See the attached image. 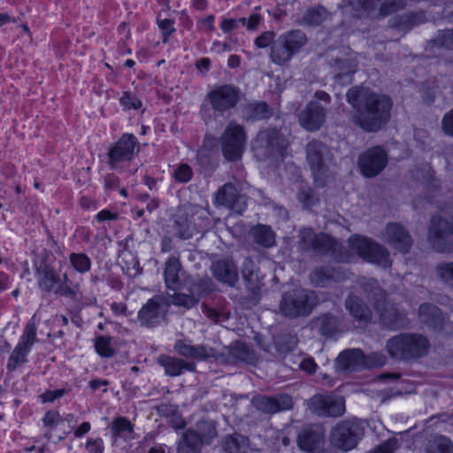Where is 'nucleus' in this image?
Segmentation results:
<instances>
[{
    "label": "nucleus",
    "instance_id": "obj_1",
    "mask_svg": "<svg viewBox=\"0 0 453 453\" xmlns=\"http://www.w3.org/2000/svg\"><path fill=\"white\" fill-rule=\"evenodd\" d=\"M346 97L355 111L350 121L364 131L376 132L388 121L393 103L388 96L354 87L349 89Z\"/></svg>",
    "mask_w": 453,
    "mask_h": 453
},
{
    "label": "nucleus",
    "instance_id": "obj_2",
    "mask_svg": "<svg viewBox=\"0 0 453 453\" xmlns=\"http://www.w3.org/2000/svg\"><path fill=\"white\" fill-rule=\"evenodd\" d=\"M39 288L46 292H52L56 295L70 298L78 302L81 297L79 283L70 281L66 273L63 276L44 261L36 266Z\"/></svg>",
    "mask_w": 453,
    "mask_h": 453
},
{
    "label": "nucleus",
    "instance_id": "obj_3",
    "mask_svg": "<svg viewBox=\"0 0 453 453\" xmlns=\"http://www.w3.org/2000/svg\"><path fill=\"white\" fill-rule=\"evenodd\" d=\"M428 340L419 334L402 333L390 338L386 343L388 355L397 360H411L428 353Z\"/></svg>",
    "mask_w": 453,
    "mask_h": 453
},
{
    "label": "nucleus",
    "instance_id": "obj_4",
    "mask_svg": "<svg viewBox=\"0 0 453 453\" xmlns=\"http://www.w3.org/2000/svg\"><path fill=\"white\" fill-rule=\"evenodd\" d=\"M304 150L315 182L319 186H324L330 166L334 163L331 149L325 142L313 139L305 145Z\"/></svg>",
    "mask_w": 453,
    "mask_h": 453
},
{
    "label": "nucleus",
    "instance_id": "obj_5",
    "mask_svg": "<svg viewBox=\"0 0 453 453\" xmlns=\"http://www.w3.org/2000/svg\"><path fill=\"white\" fill-rule=\"evenodd\" d=\"M372 286L371 298L374 301V308L383 326L393 330L407 327L410 321L406 314L394 303L386 301L385 292L375 282H372Z\"/></svg>",
    "mask_w": 453,
    "mask_h": 453
},
{
    "label": "nucleus",
    "instance_id": "obj_6",
    "mask_svg": "<svg viewBox=\"0 0 453 453\" xmlns=\"http://www.w3.org/2000/svg\"><path fill=\"white\" fill-rule=\"evenodd\" d=\"M300 240L303 249L312 250L317 255H330L338 262L346 261V255L342 251V246L335 240L325 234H316L311 228L300 231Z\"/></svg>",
    "mask_w": 453,
    "mask_h": 453
},
{
    "label": "nucleus",
    "instance_id": "obj_7",
    "mask_svg": "<svg viewBox=\"0 0 453 453\" xmlns=\"http://www.w3.org/2000/svg\"><path fill=\"white\" fill-rule=\"evenodd\" d=\"M428 242L439 252L453 251V219L441 214L432 218L428 229Z\"/></svg>",
    "mask_w": 453,
    "mask_h": 453
},
{
    "label": "nucleus",
    "instance_id": "obj_8",
    "mask_svg": "<svg viewBox=\"0 0 453 453\" xmlns=\"http://www.w3.org/2000/svg\"><path fill=\"white\" fill-rule=\"evenodd\" d=\"M364 434L360 423L355 420H343L337 423L330 432L331 444L342 450L354 449Z\"/></svg>",
    "mask_w": 453,
    "mask_h": 453
},
{
    "label": "nucleus",
    "instance_id": "obj_9",
    "mask_svg": "<svg viewBox=\"0 0 453 453\" xmlns=\"http://www.w3.org/2000/svg\"><path fill=\"white\" fill-rule=\"evenodd\" d=\"M349 242L351 249L366 261L385 268L391 265L389 252L384 246L361 236L351 237Z\"/></svg>",
    "mask_w": 453,
    "mask_h": 453
},
{
    "label": "nucleus",
    "instance_id": "obj_10",
    "mask_svg": "<svg viewBox=\"0 0 453 453\" xmlns=\"http://www.w3.org/2000/svg\"><path fill=\"white\" fill-rule=\"evenodd\" d=\"M220 140L223 155L227 160L236 161L242 157L246 142L242 126L234 120L229 121Z\"/></svg>",
    "mask_w": 453,
    "mask_h": 453
},
{
    "label": "nucleus",
    "instance_id": "obj_11",
    "mask_svg": "<svg viewBox=\"0 0 453 453\" xmlns=\"http://www.w3.org/2000/svg\"><path fill=\"white\" fill-rule=\"evenodd\" d=\"M240 89L233 85L216 86L206 95L213 111L220 116L234 109L240 100Z\"/></svg>",
    "mask_w": 453,
    "mask_h": 453
},
{
    "label": "nucleus",
    "instance_id": "obj_12",
    "mask_svg": "<svg viewBox=\"0 0 453 453\" xmlns=\"http://www.w3.org/2000/svg\"><path fill=\"white\" fill-rule=\"evenodd\" d=\"M38 342L36 336V321L35 316H33L31 319L26 325L24 332L21 335L20 342L14 348L12 352L8 364L7 369L9 371L15 370L19 365H22L27 361V355L30 351L32 346Z\"/></svg>",
    "mask_w": 453,
    "mask_h": 453
},
{
    "label": "nucleus",
    "instance_id": "obj_13",
    "mask_svg": "<svg viewBox=\"0 0 453 453\" xmlns=\"http://www.w3.org/2000/svg\"><path fill=\"white\" fill-rule=\"evenodd\" d=\"M257 156L265 158L283 154L282 136L279 130L270 128L260 131L253 143Z\"/></svg>",
    "mask_w": 453,
    "mask_h": 453
},
{
    "label": "nucleus",
    "instance_id": "obj_14",
    "mask_svg": "<svg viewBox=\"0 0 453 453\" xmlns=\"http://www.w3.org/2000/svg\"><path fill=\"white\" fill-rule=\"evenodd\" d=\"M308 407L319 417H340L345 411V401L342 396L319 394L309 400Z\"/></svg>",
    "mask_w": 453,
    "mask_h": 453
},
{
    "label": "nucleus",
    "instance_id": "obj_15",
    "mask_svg": "<svg viewBox=\"0 0 453 453\" xmlns=\"http://www.w3.org/2000/svg\"><path fill=\"white\" fill-rule=\"evenodd\" d=\"M388 164L387 152L380 146L372 147L359 156L358 166L363 175L372 178L380 174Z\"/></svg>",
    "mask_w": 453,
    "mask_h": 453
},
{
    "label": "nucleus",
    "instance_id": "obj_16",
    "mask_svg": "<svg viewBox=\"0 0 453 453\" xmlns=\"http://www.w3.org/2000/svg\"><path fill=\"white\" fill-rule=\"evenodd\" d=\"M168 304L161 296H154L138 311V320L142 326L153 327L165 317Z\"/></svg>",
    "mask_w": 453,
    "mask_h": 453
},
{
    "label": "nucleus",
    "instance_id": "obj_17",
    "mask_svg": "<svg viewBox=\"0 0 453 453\" xmlns=\"http://www.w3.org/2000/svg\"><path fill=\"white\" fill-rule=\"evenodd\" d=\"M315 305L316 297L313 292L297 289L292 296L285 299V317L308 316Z\"/></svg>",
    "mask_w": 453,
    "mask_h": 453
},
{
    "label": "nucleus",
    "instance_id": "obj_18",
    "mask_svg": "<svg viewBox=\"0 0 453 453\" xmlns=\"http://www.w3.org/2000/svg\"><path fill=\"white\" fill-rule=\"evenodd\" d=\"M382 240L392 249L403 254L410 251L413 239L409 231L401 224L392 222L388 223L383 233Z\"/></svg>",
    "mask_w": 453,
    "mask_h": 453
},
{
    "label": "nucleus",
    "instance_id": "obj_19",
    "mask_svg": "<svg viewBox=\"0 0 453 453\" xmlns=\"http://www.w3.org/2000/svg\"><path fill=\"white\" fill-rule=\"evenodd\" d=\"M137 143V139L134 135L130 134H123L108 152V163L111 167L117 168L120 163L130 161L134 157Z\"/></svg>",
    "mask_w": 453,
    "mask_h": 453
},
{
    "label": "nucleus",
    "instance_id": "obj_20",
    "mask_svg": "<svg viewBox=\"0 0 453 453\" xmlns=\"http://www.w3.org/2000/svg\"><path fill=\"white\" fill-rule=\"evenodd\" d=\"M296 441L302 450L314 452L324 445L325 430L319 425H308L298 433Z\"/></svg>",
    "mask_w": 453,
    "mask_h": 453
},
{
    "label": "nucleus",
    "instance_id": "obj_21",
    "mask_svg": "<svg viewBox=\"0 0 453 453\" xmlns=\"http://www.w3.org/2000/svg\"><path fill=\"white\" fill-rule=\"evenodd\" d=\"M211 282L210 280H201L192 285L189 294L178 292L171 296V302L173 305L183 307L187 310L196 305L203 294L211 291Z\"/></svg>",
    "mask_w": 453,
    "mask_h": 453
},
{
    "label": "nucleus",
    "instance_id": "obj_22",
    "mask_svg": "<svg viewBox=\"0 0 453 453\" xmlns=\"http://www.w3.org/2000/svg\"><path fill=\"white\" fill-rule=\"evenodd\" d=\"M216 202L241 214L246 209L245 197L239 194L235 186L226 183L216 194Z\"/></svg>",
    "mask_w": 453,
    "mask_h": 453
},
{
    "label": "nucleus",
    "instance_id": "obj_23",
    "mask_svg": "<svg viewBox=\"0 0 453 453\" xmlns=\"http://www.w3.org/2000/svg\"><path fill=\"white\" fill-rule=\"evenodd\" d=\"M326 116V111L319 103L310 102L300 113L299 121L306 130L316 131L324 124Z\"/></svg>",
    "mask_w": 453,
    "mask_h": 453
},
{
    "label": "nucleus",
    "instance_id": "obj_24",
    "mask_svg": "<svg viewBox=\"0 0 453 453\" xmlns=\"http://www.w3.org/2000/svg\"><path fill=\"white\" fill-rule=\"evenodd\" d=\"M346 277L342 267L325 266L314 269L310 274V280L314 287L324 288L331 282L342 281Z\"/></svg>",
    "mask_w": 453,
    "mask_h": 453
},
{
    "label": "nucleus",
    "instance_id": "obj_25",
    "mask_svg": "<svg viewBox=\"0 0 453 453\" xmlns=\"http://www.w3.org/2000/svg\"><path fill=\"white\" fill-rule=\"evenodd\" d=\"M211 269L219 281L234 286L238 280L237 267L232 260H217L212 263Z\"/></svg>",
    "mask_w": 453,
    "mask_h": 453
},
{
    "label": "nucleus",
    "instance_id": "obj_26",
    "mask_svg": "<svg viewBox=\"0 0 453 453\" xmlns=\"http://www.w3.org/2000/svg\"><path fill=\"white\" fill-rule=\"evenodd\" d=\"M365 361V354L361 349H347L336 358V368L342 372L354 370L357 367H364Z\"/></svg>",
    "mask_w": 453,
    "mask_h": 453
},
{
    "label": "nucleus",
    "instance_id": "obj_27",
    "mask_svg": "<svg viewBox=\"0 0 453 453\" xmlns=\"http://www.w3.org/2000/svg\"><path fill=\"white\" fill-rule=\"evenodd\" d=\"M181 264L177 257H171L165 264L164 278L167 288L177 290L180 288Z\"/></svg>",
    "mask_w": 453,
    "mask_h": 453
},
{
    "label": "nucleus",
    "instance_id": "obj_28",
    "mask_svg": "<svg viewBox=\"0 0 453 453\" xmlns=\"http://www.w3.org/2000/svg\"><path fill=\"white\" fill-rule=\"evenodd\" d=\"M158 363L165 368V373L169 376H178L181 374L184 370H195L194 363L173 357L161 356L158 358Z\"/></svg>",
    "mask_w": 453,
    "mask_h": 453
},
{
    "label": "nucleus",
    "instance_id": "obj_29",
    "mask_svg": "<svg viewBox=\"0 0 453 453\" xmlns=\"http://www.w3.org/2000/svg\"><path fill=\"white\" fill-rule=\"evenodd\" d=\"M345 307L358 322L367 324L372 319L370 309L357 296H349L346 299Z\"/></svg>",
    "mask_w": 453,
    "mask_h": 453
},
{
    "label": "nucleus",
    "instance_id": "obj_30",
    "mask_svg": "<svg viewBox=\"0 0 453 453\" xmlns=\"http://www.w3.org/2000/svg\"><path fill=\"white\" fill-rule=\"evenodd\" d=\"M201 444L200 434L189 428L182 433L178 443L177 453H199Z\"/></svg>",
    "mask_w": 453,
    "mask_h": 453
},
{
    "label": "nucleus",
    "instance_id": "obj_31",
    "mask_svg": "<svg viewBox=\"0 0 453 453\" xmlns=\"http://www.w3.org/2000/svg\"><path fill=\"white\" fill-rule=\"evenodd\" d=\"M271 115V109L264 102L250 103L243 107V117L248 121L268 119Z\"/></svg>",
    "mask_w": 453,
    "mask_h": 453
},
{
    "label": "nucleus",
    "instance_id": "obj_32",
    "mask_svg": "<svg viewBox=\"0 0 453 453\" xmlns=\"http://www.w3.org/2000/svg\"><path fill=\"white\" fill-rule=\"evenodd\" d=\"M222 449L225 453H248V438L240 434L227 435L222 441Z\"/></svg>",
    "mask_w": 453,
    "mask_h": 453
},
{
    "label": "nucleus",
    "instance_id": "obj_33",
    "mask_svg": "<svg viewBox=\"0 0 453 453\" xmlns=\"http://www.w3.org/2000/svg\"><path fill=\"white\" fill-rule=\"evenodd\" d=\"M418 318L421 322L433 327L440 326L443 320L440 310L431 303H423L419 306Z\"/></svg>",
    "mask_w": 453,
    "mask_h": 453
},
{
    "label": "nucleus",
    "instance_id": "obj_34",
    "mask_svg": "<svg viewBox=\"0 0 453 453\" xmlns=\"http://www.w3.org/2000/svg\"><path fill=\"white\" fill-rule=\"evenodd\" d=\"M253 241L265 248H269L275 243V234L272 228L265 225H257L250 230Z\"/></svg>",
    "mask_w": 453,
    "mask_h": 453
},
{
    "label": "nucleus",
    "instance_id": "obj_35",
    "mask_svg": "<svg viewBox=\"0 0 453 453\" xmlns=\"http://www.w3.org/2000/svg\"><path fill=\"white\" fill-rule=\"evenodd\" d=\"M174 349L179 355L186 357L206 358L209 357V353L205 347L202 345L193 346L183 340H179L175 342Z\"/></svg>",
    "mask_w": 453,
    "mask_h": 453
},
{
    "label": "nucleus",
    "instance_id": "obj_36",
    "mask_svg": "<svg viewBox=\"0 0 453 453\" xmlns=\"http://www.w3.org/2000/svg\"><path fill=\"white\" fill-rule=\"evenodd\" d=\"M426 453H453V445L447 437L435 435L428 439Z\"/></svg>",
    "mask_w": 453,
    "mask_h": 453
},
{
    "label": "nucleus",
    "instance_id": "obj_37",
    "mask_svg": "<svg viewBox=\"0 0 453 453\" xmlns=\"http://www.w3.org/2000/svg\"><path fill=\"white\" fill-rule=\"evenodd\" d=\"M253 406L265 413H275L280 411V403L275 397L257 395L252 398Z\"/></svg>",
    "mask_w": 453,
    "mask_h": 453
},
{
    "label": "nucleus",
    "instance_id": "obj_38",
    "mask_svg": "<svg viewBox=\"0 0 453 453\" xmlns=\"http://www.w3.org/2000/svg\"><path fill=\"white\" fill-rule=\"evenodd\" d=\"M313 326L324 336L333 335L338 326V322L335 317L332 315H323L313 321Z\"/></svg>",
    "mask_w": 453,
    "mask_h": 453
},
{
    "label": "nucleus",
    "instance_id": "obj_39",
    "mask_svg": "<svg viewBox=\"0 0 453 453\" xmlns=\"http://www.w3.org/2000/svg\"><path fill=\"white\" fill-rule=\"evenodd\" d=\"M229 353L234 358L245 363H253L256 360L254 351L248 345L240 342L230 346Z\"/></svg>",
    "mask_w": 453,
    "mask_h": 453
},
{
    "label": "nucleus",
    "instance_id": "obj_40",
    "mask_svg": "<svg viewBox=\"0 0 453 453\" xmlns=\"http://www.w3.org/2000/svg\"><path fill=\"white\" fill-rule=\"evenodd\" d=\"M329 17V12L323 6L307 10L303 16V22L309 26H319Z\"/></svg>",
    "mask_w": 453,
    "mask_h": 453
},
{
    "label": "nucleus",
    "instance_id": "obj_41",
    "mask_svg": "<svg viewBox=\"0 0 453 453\" xmlns=\"http://www.w3.org/2000/svg\"><path fill=\"white\" fill-rule=\"evenodd\" d=\"M305 42L306 36L302 31H290L285 36V50L289 51V56H291L295 51L303 47Z\"/></svg>",
    "mask_w": 453,
    "mask_h": 453
},
{
    "label": "nucleus",
    "instance_id": "obj_42",
    "mask_svg": "<svg viewBox=\"0 0 453 453\" xmlns=\"http://www.w3.org/2000/svg\"><path fill=\"white\" fill-rule=\"evenodd\" d=\"M69 260L73 268L80 273H86L91 268V260L85 253L73 252Z\"/></svg>",
    "mask_w": 453,
    "mask_h": 453
},
{
    "label": "nucleus",
    "instance_id": "obj_43",
    "mask_svg": "<svg viewBox=\"0 0 453 453\" xmlns=\"http://www.w3.org/2000/svg\"><path fill=\"white\" fill-rule=\"evenodd\" d=\"M112 337L101 335L96 339L95 348L96 352L103 357H111L114 355L112 348Z\"/></svg>",
    "mask_w": 453,
    "mask_h": 453
},
{
    "label": "nucleus",
    "instance_id": "obj_44",
    "mask_svg": "<svg viewBox=\"0 0 453 453\" xmlns=\"http://www.w3.org/2000/svg\"><path fill=\"white\" fill-rule=\"evenodd\" d=\"M432 46L453 49V29L440 31L436 38L430 42Z\"/></svg>",
    "mask_w": 453,
    "mask_h": 453
},
{
    "label": "nucleus",
    "instance_id": "obj_45",
    "mask_svg": "<svg viewBox=\"0 0 453 453\" xmlns=\"http://www.w3.org/2000/svg\"><path fill=\"white\" fill-rule=\"evenodd\" d=\"M172 176L179 183H187L191 180L193 171L188 164H180L173 169Z\"/></svg>",
    "mask_w": 453,
    "mask_h": 453
},
{
    "label": "nucleus",
    "instance_id": "obj_46",
    "mask_svg": "<svg viewBox=\"0 0 453 453\" xmlns=\"http://www.w3.org/2000/svg\"><path fill=\"white\" fill-rule=\"evenodd\" d=\"M436 272L440 279L453 288V262L439 264Z\"/></svg>",
    "mask_w": 453,
    "mask_h": 453
},
{
    "label": "nucleus",
    "instance_id": "obj_47",
    "mask_svg": "<svg viewBox=\"0 0 453 453\" xmlns=\"http://www.w3.org/2000/svg\"><path fill=\"white\" fill-rule=\"evenodd\" d=\"M298 199L304 208H311L319 202V197L312 188H302L298 192Z\"/></svg>",
    "mask_w": 453,
    "mask_h": 453
},
{
    "label": "nucleus",
    "instance_id": "obj_48",
    "mask_svg": "<svg viewBox=\"0 0 453 453\" xmlns=\"http://www.w3.org/2000/svg\"><path fill=\"white\" fill-rule=\"evenodd\" d=\"M254 263L250 258H247L243 265V278L250 284L249 287L251 290L257 288V275L253 272Z\"/></svg>",
    "mask_w": 453,
    "mask_h": 453
},
{
    "label": "nucleus",
    "instance_id": "obj_49",
    "mask_svg": "<svg viewBox=\"0 0 453 453\" xmlns=\"http://www.w3.org/2000/svg\"><path fill=\"white\" fill-rule=\"evenodd\" d=\"M403 0H386L382 3L380 8V14L382 17L388 16L395 12H398L404 7Z\"/></svg>",
    "mask_w": 453,
    "mask_h": 453
},
{
    "label": "nucleus",
    "instance_id": "obj_50",
    "mask_svg": "<svg viewBox=\"0 0 453 453\" xmlns=\"http://www.w3.org/2000/svg\"><path fill=\"white\" fill-rule=\"evenodd\" d=\"M271 60L279 65H283V37L278 36L276 42L270 47Z\"/></svg>",
    "mask_w": 453,
    "mask_h": 453
},
{
    "label": "nucleus",
    "instance_id": "obj_51",
    "mask_svg": "<svg viewBox=\"0 0 453 453\" xmlns=\"http://www.w3.org/2000/svg\"><path fill=\"white\" fill-rule=\"evenodd\" d=\"M174 228L178 237L188 240L192 237V233L187 219L179 217L174 221Z\"/></svg>",
    "mask_w": 453,
    "mask_h": 453
},
{
    "label": "nucleus",
    "instance_id": "obj_52",
    "mask_svg": "<svg viewBox=\"0 0 453 453\" xmlns=\"http://www.w3.org/2000/svg\"><path fill=\"white\" fill-rule=\"evenodd\" d=\"M111 430L115 435H119L125 432H132L133 425L125 417H117L111 424Z\"/></svg>",
    "mask_w": 453,
    "mask_h": 453
},
{
    "label": "nucleus",
    "instance_id": "obj_53",
    "mask_svg": "<svg viewBox=\"0 0 453 453\" xmlns=\"http://www.w3.org/2000/svg\"><path fill=\"white\" fill-rule=\"evenodd\" d=\"M197 427L201 432H204L203 434H200L202 442L210 443V441L217 435L214 425L210 422H200L197 424Z\"/></svg>",
    "mask_w": 453,
    "mask_h": 453
},
{
    "label": "nucleus",
    "instance_id": "obj_54",
    "mask_svg": "<svg viewBox=\"0 0 453 453\" xmlns=\"http://www.w3.org/2000/svg\"><path fill=\"white\" fill-rule=\"evenodd\" d=\"M276 34L273 31H266L262 33L255 39V45L257 48H266L272 46L276 42Z\"/></svg>",
    "mask_w": 453,
    "mask_h": 453
},
{
    "label": "nucleus",
    "instance_id": "obj_55",
    "mask_svg": "<svg viewBox=\"0 0 453 453\" xmlns=\"http://www.w3.org/2000/svg\"><path fill=\"white\" fill-rule=\"evenodd\" d=\"M119 102L126 109L137 110L142 107V102L131 92H125Z\"/></svg>",
    "mask_w": 453,
    "mask_h": 453
},
{
    "label": "nucleus",
    "instance_id": "obj_56",
    "mask_svg": "<svg viewBox=\"0 0 453 453\" xmlns=\"http://www.w3.org/2000/svg\"><path fill=\"white\" fill-rule=\"evenodd\" d=\"M364 367H378L382 366L386 363V357L381 353H372L365 356Z\"/></svg>",
    "mask_w": 453,
    "mask_h": 453
},
{
    "label": "nucleus",
    "instance_id": "obj_57",
    "mask_svg": "<svg viewBox=\"0 0 453 453\" xmlns=\"http://www.w3.org/2000/svg\"><path fill=\"white\" fill-rule=\"evenodd\" d=\"M261 20L262 17L260 14L257 13L251 14L249 18L239 19L240 23H242L243 26H246L249 31L257 30Z\"/></svg>",
    "mask_w": 453,
    "mask_h": 453
},
{
    "label": "nucleus",
    "instance_id": "obj_58",
    "mask_svg": "<svg viewBox=\"0 0 453 453\" xmlns=\"http://www.w3.org/2000/svg\"><path fill=\"white\" fill-rule=\"evenodd\" d=\"M349 4L356 11L369 12L375 5V0H349Z\"/></svg>",
    "mask_w": 453,
    "mask_h": 453
},
{
    "label": "nucleus",
    "instance_id": "obj_59",
    "mask_svg": "<svg viewBox=\"0 0 453 453\" xmlns=\"http://www.w3.org/2000/svg\"><path fill=\"white\" fill-rule=\"evenodd\" d=\"M441 129L446 134L453 136V108L443 116Z\"/></svg>",
    "mask_w": 453,
    "mask_h": 453
},
{
    "label": "nucleus",
    "instance_id": "obj_60",
    "mask_svg": "<svg viewBox=\"0 0 453 453\" xmlns=\"http://www.w3.org/2000/svg\"><path fill=\"white\" fill-rule=\"evenodd\" d=\"M397 448V441L390 439L378 446L370 453H393Z\"/></svg>",
    "mask_w": 453,
    "mask_h": 453
},
{
    "label": "nucleus",
    "instance_id": "obj_61",
    "mask_svg": "<svg viewBox=\"0 0 453 453\" xmlns=\"http://www.w3.org/2000/svg\"><path fill=\"white\" fill-rule=\"evenodd\" d=\"M42 421L45 426L54 427L62 421V418L58 411H50L46 412Z\"/></svg>",
    "mask_w": 453,
    "mask_h": 453
},
{
    "label": "nucleus",
    "instance_id": "obj_62",
    "mask_svg": "<svg viewBox=\"0 0 453 453\" xmlns=\"http://www.w3.org/2000/svg\"><path fill=\"white\" fill-rule=\"evenodd\" d=\"M338 65L341 73L337 74V78L340 80L342 79L343 76L353 73L356 71V65L350 64L349 59L341 60Z\"/></svg>",
    "mask_w": 453,
    "mask_h": 453
},
{
    "label": "nucleus",
    "instance_id": "obj_63",
    "mask_svg": "<svg viewBox=\"0 0 453 453\" xmlns=\"http://www.w3.org/2000/svg\"><path fill=\"white\" fill-rule=\"evenodd\" d=\"M86 449L89 453H103L104 445L103 441L100 438L89 439L86 443Z\"/></svg>",
    "mask_w": 453,
    "mask_h": 453
},
{
    "label": "nucleus",
    "instance_id": "obj_64",
    "mask_svg": "<svg viewBox=\"0 0 453 453\" xmlns=\"http://www.w3.org/2000/svg\"><path fill=\"white\" fill-rule=\"evenodd\" d=\"M158 26L163 32L164 42H166L167 36L172 35L175 31V28L173 27V21L169 19H165L163 20L158 21Z\"/></svg>",
    "mask_w": 453,
    "mask_h": 453
}]
</instances>
